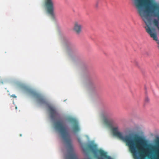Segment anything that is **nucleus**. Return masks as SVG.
<instances>
[{
  "instance_id": "f257e3e1",
  "label": "nucleus",
  "mask_w": 159,
  "mask_h": 159,
  "mask_svg": "<svg viewBox=\"0 0 159 159\" xmlns=\"http://www.w3.org/2000/svg\"><path fill=\"white\" fill-rule=\"evenodd\" d=\"M114 135L125 142L135 159H145L146 156L144 147L147 143L146 140L142 137L135 135L132 137L130 135L123 136L119 131L118 127L112 129ZM151 151L154 153V159H159V146L149 145Z\"/></svg>"
},
{
  "instance_id": "f03ea898",
  "label": "nucleus",
  "mask_w": 159,
  "mask_h": 159,
  "mask_svg": "<svg viewBox=\"0 0 159 159\" xmlns=\"http://www.w3.org/2000/svg\"><path fill=\"white\" fill-rule=\"evenodd\" d=\"M54 126L56 129L59 131L61 134L62 138L67 144L69 150L72 152L73 151V147L70 136L68 133L66 131L65 126L60 121L55 122L54 123Z\"/></svg>"
},
{
  "instance_id": "7ed1b4c3",
  "label": "nucleus",
  "mask_w": 159,
  "mask_h": 159,
  "mask_svg": "<svg viewBox=\"0 0 159 159\" xmlns=\"http://www.w3.org/2000/svg\"><path fill=\"white\" fill-rule=\"evenodd\" d=\"M43 6L48 13L53 18L54 17V3L52 0H44Z\"/></svg>"
},
{
  "instance_id": "20e7f679",
  "label": "nucleus",
  "mask_w": 159,
  "mask_h": 159,
  "mask_svg": "<svg viewBox=\"0 0 159 159\" xmlns=\"http://www.w3.org/2000/svg\"><path fill=\"white\" fill-rule=\"evenodd\" d=\"M31 93L34 98L37 99L40 103L44 104H46L48 103L46 99L41 94L34 91L31 92Z\"/></svg>"
},
{
  "instance_id": "39448f33",
  "label": "nucleus",
  "mask_w": 159,
  "mask_h": 159,
  "mask_svg": "<svg viewBox=\"0 0 159 159\" xmlns=\"http://www.w3.org/2000/svg\"><path fill=\"white\" fill-rule=\"evenodd\" d=\"M82 27L83 25L81 21H76L74 22L73 30L75 33L79 34L81 32Z\"/></svg>"
},
{
  "instance_id": "423d86ee",
  "label": "nucleus",
  "mask_w": 159,
  "mask_h": 159,
  "mask_svg": "<svg viewBox=\"0 0 159 159\" xmlns=\"http://www.w3.org/2000/svg\"><path fill=\"white\" fill-rule=\"evenodd\" d=\"M49 111L51 114V117L52 119H54L59 116V114L56 109L53 107L49 106Z\"/></svg>"
},
{
  "instance_id": "0eeeda50",
  "label": "nucleus",
  "mask_w": 159,
  "mask_h": 159,
  "mask_svg": "<svg viewBox=\"0 0 159 159\" xmlns=\"http://www.w3.org/2000/svg\"><path fill=\"white\" fill-rule=\"evenodd\" d=\"M69 121L73 124L72 129L74 132L75 133L78 132L80 130V129L77 121L75 119L73 118L70 119Z\"/></svg>"
},
{
  "instance_id": "6e6552de",
  "label": "nucleus",
  "mask_w": 159,
  "mask_h": 159,
  "mask_svg": "<svg viewBox=\"0 0 159 159\" xmlns=\"http://www.w3.org/2000/svg\"><path fill=\"white\" fill-rule=\"evenodd\" d=\"M102 119L103 124L107 127L111 128L112 127V122L111 120H109L106 117L103 116Z\"/></svg>"
},
{
  "instance_id": "1a4fd4ad",
  "label": "nucleus",
  "mask_w": 159,
  "mask_h": 159,
  "mask_svg": "<svg viewBox=\"0 0 159 159\" xmlns=\"http://www.w3.org/2000/svg\"><path fill=\"white\" fill-rule=\"evenodd\" d=\"M69 159H78L75 154H72L69 156Z\"/></svg>"
},
{
  "instance_id": "9d476101",
  "label": "nucleus",
  "mask_w": 159,
  "mask_h": 159,
  "mask_svg": "<svg viewBox=\"0 0 159 159\" xmlns=\"http://www.w3.org/2000/svg\"><path fill=\"white\" fill-rule=\"evenodd\" d=\"M149 101V98L147 97H146L145 99V102L146 103H148Z\"/></svg>"
},
{
  "instance_id": "9b49d317",
  "label": "nucleus",
  "mask_w": 159,
  "mask_h": 159,
  "mask_svg": "<svg viewBox=\"0 0 159 159\" xmlns=\"http://www.w3.org/2000/svg\"><path fill=\"white\" fill-rule=\"evenodd\" d=\"M77 140L79 143H81V140L80 138H78Z\"/></svg>"
},
{
  "instance_id": "f8f14e48",
  "label": "nucleus",
  "mask_w": 159,
  "mask_h": 159,
  "mask_svg": "<svg viewBox=\"0 0 159 159\" xmlns=\"http://www.w3.org/2000/svg\"><path fill=\"white\" fill-rule=\"evenodd\" d=\"M11 97H13L14 98H16V96H15V95H11Z\"/></svg>"
},
{
  "instance_id": "ddd939ff",
  "label": "nucleus",
  "mask_w": 159,
  "mask_h": 159,
  "mask_svg": "<svg viewBox=\"0 0 159 159\" xmlns=\"http://www.w3.org/2000/svg\"><path fill=\"white\" fill-rule=\"evenodd\" d=\"M96 7H98V3L96 4Z\"/></svg>"
},
{
  "instance_id": "4468645a",
  "label": "nucleus",
  "mask_w": 159,
  "mask_h": 159,
  "mask_svg": "<svg viewBox=\"0 0 159 159\" xmlns=\"http://www.w3.org/2000/svg\"><path fill=\"white\" fill-rule=\"evenodd\" d=\"M15 108H16V109H17V107H16Z\"/></svg>"
}]
</instances>
